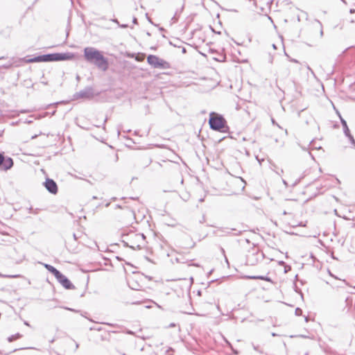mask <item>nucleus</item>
<instances>
[{
  "instance_id": "1",
  "label": "nucleus",
  "mask_w": 355,
  "mask_h": 355,
  "mask_svg": "<svg viewBox=\"0 0 355 355\" xmlns=\"http://www.w3.org/2000/svg\"><path fill=\"white\" fill-rule=\"evenodd\" d=\"M83 56L88 63L94 64L103 71H107L109 68L108 59L103 55L102 51L94 47H85Z\"/></svg>"
},
{
  "instance_id": "2",
  "label": "nucleus",
  "mask_w": 355,
  "mask_h": 355,
  "mask_svg": "<svg viewBox=\"0 0 355 355\" xmlns=\"http://www.w3.org/2000/svg\"><path fill=\"white\" fill-rule=\"evenodd\" d=\"M209 125L211 130L220 132H228L230 130L224 116L214 112L209 114Z\"/></svg>"
},
{
  "instance_id": "3",
  "label": "nucleus",
  "mask_w": 355,
  "mask_h": 355,
  "mask_svg": "<svg viewBox=\"0 0 355 355\" xmlns=\"http://www.w3.org/2000/svg\"><path fill=\"white\" fill-rule=\"evenodd\" d=\"M147 62L155 69H168L171 68L169 62L155 55H148Z\"/></svg>"
},
{
  "instance_id": "4",
  "label": "nucleus",
  "mask_w": 355,
  "mask_h": 355,
  "mask_svg": "<svg viewBox=\"0 0 355 355\" xmlns=\"http://www.w3.org/2000/svg\"><path fill=\"white\" fill-rule=\"evenodd\" d=\"M264 254L258 250L252 249L248 252L246 256V264L249 266H255L258 262L264 259Z\"/></svg>"
},
{
  "instance_id": "5",
  "label": "nucleus",
  "mask_w": 355,
  "mask_h": 355,
  "mask_svg": "<svg viewBox=\"0 0 355 355\" xmlns=\"http://www.w3.org/2000/svg\"><path fill=\"white\" fill-rule=\"evenodd\" d=\"M94 96V88L91 86L86 87L80 92H76L73 95V99L78 100L80 98L92 99Z\"/></svg>"
},
{
  "instance_id": "6",
  "label": "nucleus",
  "mask_w": 355,
  "mask_h": 355,
  "mask_svg": "<svg viewBox=\"0 0 355 355\" xmlns=\"http://www.w3.org/2000/svg\"><path fill=\"white\" fill-rule=\"evenodd\" d=\"M13 159L8 156H4L3 153L0 152V170L8 171L13 166Z\"/></svg>"
},
{
  "instance_id": "7",
  "label": "nucleus",
  "mask_w": 355,
  "mask_h": 355,
  "mask_svg": "<svg viewBox=\"0 0 355 355\" xmlns=\"http://www.w3.org/2000/svg\"><path fill=\"white\" fill-rule=\"evenodd\" d=\"M337 113L339 116L345 135L349 139L350 144L354 147H355V139H354V137L352 135V134L350 133V130L348 128L347 121L341 116L340 114L338 111H337Z\"/></svg>"
},
{
  "instance_id": "8",
  "label": "nucleus",
  "mask_w": 355,
  "mask_h": 355,
  "mask_svg": "<svg viewBox=\"0 0 355 355\" xmlns=\"http://www.w3.org/2000/svg\"><path fill=\"white\" fill-rule=\"evenodd\" d=\"M58 282L65 288L67 290L73 289L75 286L71 282V281L64 275L61 272L56 275L55 277Z\"/></svg>"
},
{
  "instance_id": "9",
  "label": "nucleus",
  "mask_w": 355,
  "mask_h": 355,
  "mask_svg": "<svg viewBox=\"0 0 355 355\" xmlns=\"http://www.w3.org/2000/svg\"><path fill=\"white\" fill-rule=\"evenodd\" d=\"M46 189L51 194H56L58 191L57 183L49 178H47L43 183Z\"/></svg>"
},
{
  "instance_id": "10",
  "label": "nucleus",
  "mask_w": 355,
  "mask_h": 355,
  "mask_svg": "<svg viewBox=\"0 0 355 355\" xmlns=\"http://www.w3.org/2000/svg\"><path fill=\"white\" fill-rule=\"evenodd\" d=\"M55 62L71 60L73 59L74 54L73 53H54Z\"/></svg>"
},
{
  "instance_id": "11",
  "label": "nucleus",
  "mask_w": 355,
  "mask_h": 355,
  "mask_svg": "<svg viewBox=\"0 0 355 355\" xmlns=\"http://www.w3.org/2000/svg\"><path fill=\"white\" fill-rule=\"evenodd\" d=\"M241 231H238L237 230L234 228H228V227H220L217 230L218 234H232L233 235L237 236L241 234Z\"/></svg>"
},
{
  "instance_id": "12",
  "label": "nucleus",
  "mask_w": 355,
  "mask_h": 355,
  "mask_svg": "<svg viewBox=\"0 0 355 355\" xmlns=\"http://www.w3.org/2000/svg\"><path fill=\"white\" fill-rule=\"evenodd\" d=\"M245 279H261L264 280L268 282L273 283L272 279L269 277L268 276H263V275H247L245 276Z\"/></svg>"
},
{
  "instance_id": "13",
  "label": "nucleus",
  "mask_w": 355,
  "mask_h": 355,
  "mask_svg": "<svg viewBox=\"0 0 355 355\" xmlns=\"http://www.w3.org/2000/svg\"><path fill=\"white\" fill-rule=\"evenodd\" d=\"M42 62H55L54 53L40 55Z\"/></svg>"
},
{
  "instance_id": "14",
  "label": "nucleus",
  "mask_w": 355,
  "mask_h": 355,
  "mask_svg": "<svg viewBox=\"0 0 355 355\" xmlns=\"http://www.w3.org/2000/svg\"><path fill=\"white\" fill-rule=\"evenodd\" d=\"M44 267L49 272H50L51 274H53L55 276V277H56V275H58L60 272V271H59L54 266H53L50 264L45 263Z\"/></svg>"
},
{
  "instance_id": "15",
  "label": "nucleus",
  "mask_w": 355,
  "mask_h": 355,
  "mask_svg": "<svg viewBox=\"0 0 355 355\" xmlns=\"http://www.w3.org/2000/svg\"><path fill=\"white\" fill-rule=\"evenodd\" d=\"M11 28L7 26L3 28H0V35L4 38H9L10 36Z\"/></svg>"
},
{
  "instance_id": "16",
  "label": "nucleus",
  "mask_w": 355,
  "mask_h": 355,
  "mask_svg": "<svg viewBox=\"0 0 355 355\" xmlns=\"http://www.w3.org/2000/svg\"><path fill=\"white\" fill-rule=\"evenodd\" d=\"M152 162V159L148 157H144L141 160V165L144 167H147Z\"/></svg>"
},
{
  "instance_id": "17",
  "label": "nucleus",
  "mask_w": 355,
  "mask_h": 355,
  "mask_svg": "<svg viewBox=\"0 0 355 355\" xmlns=\"http://www.w3.org/2000/svg\"><path fill=\"white\" fill-rule=\"evenodd\" d=\"M183 8H184V6H182L180 10H176L175 15L171 18V21L173 23H175L178 21L180 13L182 12Z\"/></svg>"
},
{
  "instance_id": "18",
  "label": "nucleus",
  "mask_w": 355,
  "mask_h": 355,
  "mask_svg": "<svg viewBox=\"0 0 355 355\" xmlns=\"http://www.w3.org/2000/svg\"><path fill=\"white\" fill-rule=\"evenodd\" d=\"M122 242L123 243L124 246L129 247L133 250H135V249L141 250L142 248L141 245L139 243L135 245L134 244L130 245L128 242H126L123 240L122 241Z\"/></svg>"
},
{
  "instance_id": "19",
  "label": "nucleus",
  "mask_w": 355,
  "mask_h": 355,
  "mask_svg": "<svg viewBox=\"0 0 355 355\" xmlns=\"http://www.w3.org/2000/svg\"><path fill=\"white\" fill-rule=\"evenodd\" d=\"M22 337V335L19 333H17L14 335H11L8 338V341L9 343L13 342L14 340H16L17 339H19Z\"/></svg>"
},
{
  "instance_id": "20",
  "label": "nucleus",
  "mask_w": 355,
  "mask_h": 355,
  "mask_svg": "<svg viewBox=\"0 0 355 355\" xmlns=\"http://www.w3.org/2000/svg\"><path fill=\"white\" fill-rule=\"evenodd\" d=\"M26 62L27 63L42 62L41 56L40 55L35 56L32 58H29L26 60Z\"/></svg>"
},
{
  "instance_id": "21",
  "label": "nucleus",
  "mask_w": 355,
  "mask_h": 355,
  "mask_svg": "<svg viewBox=\"0 0 355 355\" xmlns=\"http://www.w3.org/2000/svg\"><path fill=\"white\" fill-rule=\"evenodd\" d=\"M133 236L137 241L141 240L144 243L146 240V236L144 234H135Z\"/></svg>"
},
{
  "instance_id": "22",
  "label": "nucleus",
  "mask_w": 355,
  "mask_h": 355,
  "mask_svg": "<svg viewBox=\"0 0 355 355\" xmlns=\"http://www.w3.org/2000/svg\"><path fill=\"white\" fill-rule=\"evenodd\" d=\"M40 211V209H39V208L33 209L32 207H30L28 208V212L33 213L34 214H37Z\"/></svg>"
},
{
  "instance_id": "23",
  "label": "nucleus",
  "mask_w": 355,
  "mask_h": 355,
  "mask_svg": "<svg viewBox=\"0 0 355 355\" xmlns=\"http://www.w3.org/2000/svg\"><path fill=\"white\" fill-rule=\"evenodd\" d=\"M89 330L90 331H101L103 330V328L101 327H92L89 328Z\"/></svg>"
},
{
  "instance_id": "24",
  "label": "nucleus",
  "mask_w": 355,
  "mask_h": 355,
  "mask_svg": "<svg viewBox=\"0 0 355 355\" xmlns=\"http://www.w3.org/2000/svg\"><path fill=\"white\" fill-rule=\"evenodd\" d=\"M296 315H301L302 314V310L300 308H296L295 311Z\"/></svg>"
},
{
  "instance_id": "25",
  "label": "nucleus",
  "mask_w": 355,
  "mask_h": 355,
  "mask_svg": "<svg viewBox=\"0 0 355 355\" xmlns=\"http://www.w3.org/2000/svg\"><path fill=\"white\" fill-rule=\"evenodd\" d=\"M253 349L260 353H262V351L259 349V347L258 345H255L254 344H252Z\"/></svg>"
},
{
  "instance_id": "26",
  "label": "nucleus",
  "mask_w": 355,
  "mask_h": 355,
  "mask_svg": "<svg viewBox=\"0 0 355 355\" xmlns=\"http://www.w3.org/2000/svg\"><path fill=\"white\" fill-rule=\"evenodd\" d=\"M17 350V349H13L12 351H10L8 352H1L0 351V354H2V355H8V354H11L12 352H15Z\"/></svg>"
},
{
  "instance_id": "27",
  "label": "nucleus",
  "mask_w": 355,
  "mask_h": 355,
  "mask_svg": "<svg viewBox=\"0 0 355 355\" xmlns=\"http://www.w3.org/2000/svg\"><path fill=\"white\" fill-rule=\"evenodd\" d=\"M227 343H228V345H229L231 347V348L232 349L233 353H234V354H236V355H237V354H239V351H238V350H236V349H234L232 348V345L230 344V343H229V342H227Z\"/></svg>"
},
{
  "instance_id": "28",
  "label": "nucleus",
  "mask_w": 355,
  "mask_h": 355,
  "mask_svg": "<svg viewBox=\"0 0 355 355\" xmlns=\"http://www.w3.org/2000/svg\"><path fill=\"white\" fill-rule=\"evenodd\" d=\"M284 267H285V268H284L285 272H287L288 271L291 270V267L290 266L285 265Z\"/></svg>"
},
{
  "instance_id": "29",
  "label": "nucleus",
  "mask_w": 355,
  "mask_h": 355,
  "mask_svg": "<svg viewBox=\"0 0 355 355\" xmlns=\"http://www.w3.org/2000/svg\"><path fill=\"white\" fill-rule=\"evenodd\" d=\"M40 135H42V132H40L38 135H34L31 136V139H36Z\"/></svg>"
},
{
  "instance_id": "30",
  "label": "nucleus",
  "mask_w": 355,
  "mask_h": 355,
  "mask_svg": "<svg viewBox=\"0 0 355 355\" xmlns=\"http://www.w3.org/2000/svg\"><path fill=\"white\" fill-rule=\"evenodd\" d=\"M278 264H279V266H284L286 265V263H285L284 261H278Z\"/></svg>"
},
{
  "instance_id": "31",
  "label": "nucleus",
  "mask_w": 355,
  "mask_h": 355,
  "mask_svg": "<svg viewBox=\"0 0 355 355\" xmlns=\"http://www.w3.org/2000/svg\"><path fill=\"white\" fill-rule=\"evenodd\" d=\"M64 309L69 310V311H73V312H78L79 311H77V310H75V309H71V308H67V307H64Z\"/></svg>"
},
{
  "instance_id": "32",
  "label": "nucleus",
  "mask_w": 355,
  "mask_h": 355,
  "mask_svg": "<svg viewBox=\"0 0 355 355\" xmlns=\"http://www.w3.org/2000/svg\"><path fill=\"white\" fill-rule=\"evenodd\" d=\"M3 277H18V275H3Z\"/></svg>"
},
{
  "instance_id": "33",
  "label": "nucleus",
  "mask_w": 355,
  "mask_h": 355,
  "mask_svg": "<svg viewBox=\"0 0 355 355\" xmlns=\"http://www.w3.org/2000/svg\"><path fill=\"white\" fill-rule=\"evenodd\" d=\"M132 22H133V24H137V19L136 17H134L133 19H132Z\"/></svg>"
},
{
  "instance_id": "34",
  "label": "nucleus",
  "mask_w": 355,
  "mask_h": 355,
  "mask_svg": "<svg viewBox=\"0 0 355 355\" xmlns=\"http://www.w3.org/2000/svg\"><path fill=\"white\" fill-rule=\"evenodd\" d=\"M294 286H295V292H297V293H301V291H300V290H298V289L297 288V286H296V284H295V283H294Z\"/></svg>"
},
{
  "instance_id": "35",
  "label": "nucleus",
  "mask_w": 355,
  "mask_h": 355,
  "mask_svg": "<svg viewBox=\"0 0 355 355\" xmlns=\"http://www.w3.org/2000/svg\"><path fill=\"white\" fill-rule=\"evenodd\" d=\"M119 26L121 28H127L128 27V24H119Z\"/></svg>"
},
{
  "instance_id": "36",
  "label": "nucleus",
  "mask_w": 355,
  "mask_h": 355,
  "mask_svg": "<svg viewBox=\"0 0 355 355\" xmlns=\"http://www.w3.org/2000/svg\"><path fill=\"white\" fill-rule=\"evenodd\" d=\"M182 53H187V49H186V48L182 47Z\"/></svg>"
},
{
  "instance_id": "37",
  "label": "nucleus",
  "mask_w": 355,
  "mask_h": 355,
  "mask_svg": "<svg viewBox=\"0 0 355 355\" xmlns=\"http://www.w3.org/2000/svg\"><path fill=\"white\" fill-rule=\"evenodd\" d=\"M271 121H272V123L273 125H278V124L276 123V121H275V119H271Z\"/></svg>"
},
{
  "instance_id": "38",
  "label": "nucleus",
  "mask_w": 355,
  "mask_h": 355,
  "mask_svg": "<svg viewBox=\"0 0 355 355\" xmlns=\"http://www.w3.org/2000/svg\"><path fill=\"white\" fill-rule=\"evenodd\" d=\"M182 312L184 313H187V314H191L192 313L191 311H182Z\"/></svg>"
},
{
  "instance_id": "39",
  "label": "nucleus",
  "mask_w": 355,
  "mask_h": 355,
  "mask_svg": "<svg viewBox=\"0 0 355 355\" xmlns=\"http://www.w3.org/2000/svg\"><path fill=\"white\" fill-rule=\"evenodd\" d=\"M73 237L74 240H76V241L78 240V237L75 233L73 234Z\"/></svg>"
},
{
  "instance_id": "40",
  "label": "nucleus",
  "mask_w": 355,
  "mask_h": 355,
  "mask_svg": "<svg viewBox=\"0 0 355 355\" xmlns=\"http://www.w3.org/2000/svg\"><path fill=\"white\" fill-rule=\"evenodd\" d=\"M112 21L113 22H114V23H116V24H119V21H118L116 19H112Z\"/></svg>"
},
{
  "instance_id": "41",
  "label": "nucleus",
  "mask_w": 355,
  "mask_h": 355,
  "mask_svg": "<svg viewBox=\"0 0 355 355\" xmlns=\"http://www.w3.org/2000/svg\"><path fill=\"white\" fill-rule=\"evenodd\" d=\"M349 12H350L351 14L354 13V12H355V9H354V8H351V9L349 10Z\"/></svg>"
},
{
  "instance_id": "42",
  "label": "nucleus",
  "mask_w": 355,
  "mask_h": 355,
  "mask_svg": "<svg viewBox=\"0 0 355 355\" xmlns=\"http://www.w3.org/2000/svg\"><path fill=\"white\" fill-rule=\"evenodd\" d=\"M146 17H147V19H148V21L151 23V24H153L151 19L150 17H148V15L146 14Z\"/></svg>"
},
{
  "instance_id": "43",
  "label": "nucleus",
  "mask_w": 355,
  "mask_h": 355,
  "mask_svg": "<svg viewBox=\"0 0 355 355\" xmlns=\"http://www.w3.org/2000/svg\"><path fill=\"white\" fill-rule=\"evenodd\" d=\"M25 123H28V124H30V123H33V121H31V120H26V121H25Z\"/></svg>"
},
{
  "instance_id": "44",
  "label": "nucleus",
  "mask_w": 355,
  "mask_h": 355,
  "mask_svg": "<svg viewBox=\"0 0 355 355\" xmlns=\"http://www.w3.org/2000/svg\"><path fill=\"white\" fill-rule=\"evenodd\" d=\"M24 324H25V325H26V326H28V327H30V324L28 323V322H27V321H24Z\"/></svg>"
},
{
  "instance_id": "45",
  "label": "nucleus",
  "mask_w": 355,
  "mask_h": 355,
  "mask_svg": "<svg viewBox=\"0 0 355 355\" xmlns=\"http://www.w3.org/2000/svg\"><path fill=\"white\" fill-rule=\"evenodd\" d=\"M329 275H330L331 277H334L335 279H338V277H336V276H334V275H332V273H331L330 271H329Z\"/></svg>"
},
{
  "instance_id": "46",
  "label": "nucleus",
  "mask_w": 355,
  "mask_h": 355,
  "mask_svg": "<svg viewBox=\"0 0 355 355\" xmlns=\"http://www.w3.org/2000/svg\"><path fill=\"white\" fill-rule=\"evenodd\" d=\"M58 104H59V102L54 103L53 104H50L49 106H51V105H53L54 106H56Z\"/></svg>"
},
{
  "instance_id": "47",
  "label": "nucleus",
  "mask_w": 355,
  "mask_h": 355,
  "mask_svg": "<svg viewBox=\"0 0 355 355\" xmlns=\"http://www.w3.org/2000/svg\"><path fill=\"white\" fill-rule=\"evenodd\" d=\"M197 294H198V295L200 296L202 295V291H198Z\"/></svg>"
},
{
  "instance_id": "48",
  "label": "nucleus",
  "mask_w": 355,
  "mask_h": 355,
  "mask_svg": "<svg viewBox=\"0 0 355 355\" xmlns=\"http://www.w3.org/2000/svg\"><path fill=\"white\" fill-rule=\"evenodd\" d=\"M175 323H171V324H170V325H169V327H175Z\"/></svg>"
},
{
  "instance_id": "49",
  "label": "nucleus",
  "mask_w": 355,
  "mask_h": 355,
  "mask_svg": "<svg viewBox=\"0 0 355 355\" xmlns=\"http://www.w3.org/2000/svg\"><path fill=\"white\" fill-rule=\"evenodd\" d=\"M130 199H132V200H138V199H139V198H138V197H136V198H135V197H130Z\"/></svg>"
},
{
  "instance_id": "50",
  "label": "nucleus",
  "mask_w": 355,
  "mask_h": 355,
  "mask_svg": "<svg viewBox=\"0 0 355 355\" xmlns=\"http://www.w3.org/2000/svg\"><path fill=\"white\" fill-rule=\"evenodd\" d=\"M225 58V55H223V60H218V59H216V60H218V61H223Z\"/></svg>"
},
{
  "instance_id": "51",
  "label": "nucleus",
  "mask_w": 355,
  "mask_h": 355,
  "mask_svg": "<svg viewBox=\"0 0 355 355\" xmlns=\"http://www.w3.org/2000/svg\"><path fill=\"white\" fill-rule=\"evenodd\" d=\"M116 199H117V198H116V197H112V198H111V200H112V201H115V200H116Z\"/></svg>"
},
{
  "instance_id": "52",
  "label": "nucleus",
  "mask_w": 355,
  "mask_h": 355,
  "mask_svg": "<svg viewBox=\"0 0 355 355\" xmlns=\"http://www.w3.org/2000/svg\"><path fill=\"white\" fill-rule=\"evenodd\" d=\"M116 207L119 208V209H121L122 208V207L120 205H116Z\"/></svg>"
},
{
  "instance_id": "53",
  "label": "nucleus",
  "mask_w": 355,
  "mask_h": 355,
  "mask_svg": "<svg viewBox=\"0 0 355 355\" xmlns=\"http://www.w3.org/2000/svg\"><path fill=\"white\" fill-rule=\"evenodd\" d=\"M107 121V118L105 119L104 123H103V128H105V123Z\"/></svg>"
},
{
  "instance_id": "54",
  "label": "nucleus",
  "mask_w": 355,
  "mask_h": 355,
  "mask_svg": "<svg viewBox=\"0 0 355 355\" xmlns=\"http://www.w3.org/2000/svg\"><path fill=\"white\" fill-rule=\"evenodd\" d=\"M291 61L293 62H298V61L295 59H292Z\"/></svg>"
},
{
  "instance_id": "55",
  "label": "nucleus",
  "mask_w": 355,
  "mask_h": 355,
  "mask_svg": "<svg viewBox=\"0 0 355 355\" xmlns=\"http://www.w3.org/2000/svg\"><path fill=\"white\" fill-rule=\"evenodd\" d=\"M282 214H283V215H286V214H288L287 211H285V210L283 211V213H282Z\"/></svg>"
},
{
  "instance_id": "56",
  "label": "nucleus",
  "mask_w": 355,
  "mask_h": 355,
  "mask_svg": "<svg viewBox=\"0 0 355 355\" xmlns=\"http://www.w3.org/2000/svg\"><path fill=\"white\" fill-rule=\"evenodd\" d=\"M110 202H107V203H106V204H105V207H109V206H110Z\"/></svg>"
},
{
  "instance_id": "57",
  "label": "nucleus",
  "mask_w": 355,
  "mask_h": 355,
  "mask_svg": "<svg viewBox=\"0 0 355 355\" xmlns=\"http://www.w3.org/2000/svg\"><path fill=\"white\" fill-rule=\"evenodd\" d=\"M316 21L322 26V23L319 20H316Z\"/></svg>"
},
{
  "instance_id": "58",
  "label": "nucleus",
  "mask_w": 355,
  "mask_h": 355,
  "mask_svg": "<svg viewBox=\"0 0 355 355\" xmlns=\"http://www.w3.org/2000/svg\"><path fill=\"white\" fill-rule=\"evenodd\" d=\"M302 111H304V110H300V112H298V116H300V114H301V112H302Z\"/></svg>"
},
{
  "instance_id": "59",
  "label": "nucleus",
  "mask_w": 355,
  "mask_h": 355,
  "mask_svg": "<svg viewBox=\"0 0 355 355\" xmlns=\"http://www.w3.org/2000/svg\"><path fill=\"white\" fill-rule=\"evenodd\" d=\"M343 282L345 285H347V282H346L345 279H344V280H343Z\"/></svg>"
},
{
  "instance_id": "60",
  "label": "nucleus",
  "mask_w": 355,
  "mask_h": 355,
  "mask_svg": "<svg viewBox=\"0 0 355 355\" xmlns=\"http://www.w3.org/2000/svg\"><path fill=\"white\" fill-rule=\"evenodd\" d=\"M78 347H79V345L77 343H76V348L77 349V348H78Z\"/></svg>"
},
{
  "instance_id": "61",
  "label": "nucleus",
  "mask_w": 355,
  "mask_h": 355,
  "mask_svg": "<svg viewBox=\"0 0 355 355\" xmlns=\"http://www.w3.org/2000/svg\"><path fill=\"white\" fill-rule=\"evenodd\" d=\"M21 113H26V112H27V111L26 110H21Z\"/></svg>"
},
{
  "instance_id": "62",
  "label": "nucleus",
  "mask_w": 355,
  "mask_h": 355,
  "mask_svg": "<svg viewBox=\"0 0 355 355\" xmlns=\"http://www.w3.org/2000/svg\"><path fill=\"white\" fill-rule=\"evenodd\" d=\"M230 11H232V12H237V10H235V9L230 10Z\"/></svg>"
},
{
  "instance_id": "63",
  "label": "nucleus",
  "mask_w": 355,
  "mask_h": 355,
  "mask_svg": "<svg viewBox=\"0 0 355 355\" xmlns=\"http://www.w3.org/2000/svg\"><path fill=\"white\" fill-rule=\"evenodd\" d=\"M283 183H284L285 185H287V182H286L285 180H283Z\"/></svg>"
},
{
  "instance_id": "64",
  "label": "nucleus",
  "mask_w": 355,
  "mask_h": 355,
  "mask_svg": "<svg viewBox=\"0 0 355 355\" xmlns=\"http://www.w3.org/2000/svg\"><path fill=\"white\" fill-rule=\"evenodd\" d=\"M350 23H355V21H354V19H352V20L350 21Z\"/></svg>"
}]
</instances>
